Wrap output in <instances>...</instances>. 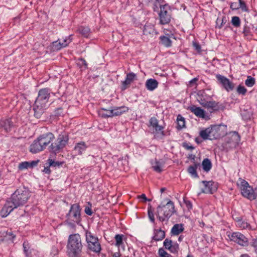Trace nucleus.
<instances>
[{
    "instance_id": "37",
    "label": "nucleus",
    "mask_w": 257,
    "mask_h": 257,
    "mask_svg": "<svg viewBox=\"0 0 257 257\" xmlns=\"http://www.w3.org/2000/svg\"><path fill=\"white\" fill-rule=\"evenodd\" d=\"M61 43L59 40L53 42L52 43V48L53 51H58L64 48L63 46H61Z\"/></svg>"
},
{
    "instance_id": "39",
    "label": "nucleus",
    "mask_w": 257,
    "mask_h": 257,
    "mask_svg": "<svg viewBox=\"0 0 257 257\" xmlns=\"http://www.w3.org/2000/svg\"><path fill=\"white\" fill-rule=\"evenodd\" d=\"M148 214L150 221L153 223H155L154 210H153L152 207L151 205H149L148 208Z\"/></svg>"
},
{
    "instance_id": "34",
    "label": "nucleus",
    "mask_w": 257,
    "mask_h": 257,
    "mask_svg": "<svg viewBox=\"0 0 257 257\" xmlns=\"http://www.w3.org/2000/svg\"><path fill=\"white\" fill-rule=\"evenodd\" d=\"M101 110L105 111L104 112L101 113V115L102 117L107 118L112 117L114 116L113 111L112 110V107L110 109H106L105 108H102Z\"/></svg>"
},
{
    "instance_id": "4",
    "label": "nucleus",
    "mask_w": 257,
    "mask_h": 257,
    "mask_svg": "<svg viewBox=\"0 0 257 257\" xmlns=\"http://www.w3.org/2000/svg\"><path fill=\"white\" fill-rule=\"evenodd\" d=\"M30 196V192L29 190L25 187L18 189L10 198L15 206L17 207L23 205L28 201Z\"/></svg>"
},
{
    "instance_id": "20",
    "label": "nucleus",
    "mask_w": 257,
    "mask_h": 257,
    "mask_svg": "<svg viewBox=\"0 0 257 257\" xmlns=\"http://www.w3.org/2000/svg\"><path fill=\"white\" fill-rule=\"evenodd\" d=\"M199 135L203 140H213V136L211 127L202 130L199 133Z\"/></svg>"
},
{
    "instance_id": "19",
    "label": "nucleus",
    "mask_w": 257,
    "mask_h": 257,
    "mask_svg": "<svg viewBox=\"0 0 257 257\" xmlns=\"http://www.w3.org/2000/svg\"><path fill=\"white\" fill-rule=\"evenodd\" d=\"M12 126L13 122L10 118L0 120V127L6 132L10 131Z\"/></svg>"
},
{
    "instance_id": "26",
    "label": "nucleus",
    "mask_w": 257,
    "mask_h": 257,
    "mask_svg": "<svg viewBox=\"0 0 257 257\" xmlns=\"http://www.w3.org/2000/svg\"><path fill=\"white\" fill-rule=\"evenodd\" d=\"M199 165V163L194 162L193 165H191L188 168L187 171L192 177L194 178L198 177L196 170Z\"/></svg>"
},
{
    "instance_id": "57",
    "label": "nucleus",
    "mask_w": 257,
    "mask_h": 257,
    "mask_svg": "<svg viewBox=\"0 0 257 257\" xmlns=\"http://www.w3.org/2000/svg\"><path fill=\"white\" fill-rule=\"evenodd\" d=\"M193 46L196 51H197L198 52H200L201 47L198 43L193 42Z\"/></svg>"
},
{
    "instance_id": "5",
    "label": "nucleus",
    "mask_w": 257,
    "mask_h": 257,
    "mask_svg": "<svg viewBox=\"0 0 257 257\" xmlns=\"http://www.w3.org/2000/svg\"><path fill=\"white\" fill-rule=\"evenodd\" d=\"M68 140V136L66 133L60 134L55 142L49 147L50 152L55 154L59 153L66 146Z\"/></svg>"
},
{
    "instance_id": "17",
    "label": "nucleus",
    "mask_w": 257,
    "mask_h": 257,
    "mask_svg": "<svg viewBox=\"0 0 257 257\" xmlns=\"http://www.w3.org/2000/svg\"><path fill=\"white\" fill-rule=\"evenodd\" d=\"M199 103L203 107L212 110H216L218 109L217 103L214 101H206L201 98Z\"/></svg>"
},
{
    "instance_id": "50",
    "label": "nucleus",
    "mask_w": 257,
    "mask_h": 257,
    "mask_svg": "<svg viewBox=\"0 0 257 257\" xmlns=\"http://www.w3.org/2000/svg\"><path fill=\"white\" fill-rule=\"evenodd\" d=\"M149 121H150V123L151 125L153 127H154L155 126H157V125L159 124L158 119L155 117H151L150 118Z\"/></svg>"
},
{
    "instance_id": "21",
    "label": "nucleus",
    "mask_w": 257,
    "mask_h": 257,
    "mask_svg": "<svg viewBox=\"0 0 257 257\" xmlns=\"http://www.w3.org/2000/svg\"><path fill=\"white\" fill-rule=\"evenodd\" d=\"M165 237V232L161 229H154V235L152 237V240L155 241H160L163 239Z\"/></svg>"
},
{
    "instance_id": "11",
    "label": "nucleus",
    "mask_w": 257,
    "mask_h": 257,
    "mask_svg": "<svg viewBox=\"0 0 257 257\" xmlns=\"http://www.w3.org/2000/svg\"><path fill=\"white\" fill-rule=\"evenodd\" d=\"M216 78L227 91L229 92L234 89V84L226 77L220 74H216Z\"/></svg>"
},
{
    "instance_id": "12",
    "label": "nucleus",
    "mask_w": 257,
    "mask_h": 257,
    "mask_svg": "<svg viewBox=\"0 0 257 257\" xmlns=\"http://www.w3.org/2000/svg\"><path fill=\"white\" fill-rule=\"evenodd\" d=\"M15 206V204L10 199L7 200L0 212L2 217H7L15 208H17V207Z\"/></svg>"
},
{
    "instance_id": "28",
    "label": "nucleus",
    "mask_w": 257,
    "mask_h": 257,
    "mask_svg": "<svg viewBox=\"0 0 257 257\" xmlns=\"http://www.w3.org/2000/svg\"><path fill=\"white\" fill-rule=\"evenodd\" d=\"M177 123L176 128L178 130H181L185 127V118L180 114L177 116Z\"/></svg>"
},
{
    "instance_id": "47",
    "label": "nucleus",
    "mask_w": 257,
    "mask_h": 257,
    "mask_svg": "<svg viewBox=\"0 0 257 257\" xmlns=\"http://www.w3.org/2000/svg\"><path fill=\"white\" fill-rule=\"evenodd\" d=\"M173 244L172 241L168 238L165 239L163 242L164 246L167 249L170 248Z\"/></svg>"
},
{
    "instance_id": "44",
    "label": "nucleus",
    "mask_w": 257,
    "mask_h": 257,
    "mask_svg": "<svg viewBox=\"0 0 257 257\" xmlns=\"http://www.w3.org/2000/svg\"><path fill=\"white\" fill-rule=\"evenodd\" d=\"M30 168V164L29 162H23L19 164L18 168L20 170H23Z\"/></svg>"
},
{
    "instance_id": "33",
    "label": "nucleus",
    "mask_w": 257,
    "mask_h": 257,
    "mask_svg": "<svg viewBox=\"0 0 257 257\" xmlns=\"http://www.w3.org/2000/svg\"><path fill=\"white\" fill-rule=\"evenodd\" d=\"M156 132V134L155 135V137H159L161 136L162 137H163L165 136V134L163 131L164 127L162 126L157 125V126H155L153 127Z\"/></svg>"
},
{
    "instance_id": "30",
    "label": "nucleus",
    "mask_w": 257,
    "mask_h": 257,
    "mask_svg": "<svg viewBox=\"0 0 257 257\" xmlns=\"http://www.w3.org/2000/svg\"><path fill=\"white\" fill-rule=\"evenodd\" d=\"M125 236L123 234H117L114 236V239L115 240V245L117 247H119L121 246L123 244V239Z\"/></svg>"
},
{
    "instance_id": "42",
    "label": "nucleus",
    "mask_w": 257,
    "mask_h": 257,
    "mask_svg": "<svg viewBox=\"0 0 257 257\" xmlns=\"http://www.w3.org/2000/svg\"><path fill=\"white\" fill-rule=\"evenodd\" d=\"M226 22V20L225 17L222 18L221 19L219 18H217L216 23V27L221 29L223 26V24H225Z\"/></svg>"
},
{
    "instance_id": "18",
    "label": "nucleus",
    "mask_w": 257,
    "mask_h": 257,
    "mask_svg": "<svg viewBox=\"0 0 257 257\" xmlns=\"http://www.w3.org/2000/svg\"><path fill=\"white\" fill-rule=\"evenodd\" d=\"M87 148V146L84 142H81L76 144L74 151L76 155H81L85 151Z\"/></svg>"
},
{
    "instance_id": "23",
    "label": "nucleus",
    "mask_w": 257,
    "mask_h": 257,
    "mask_svg": "<svg viewBox=\"0 0 257 257\" xmlns=\"http://www.w3.org/2000/svg\"><path fill=\"white\" fill-rule=\"evenodd\" d=\"M145 85L148 90L153 91L158 87V82L156 80L151 78L146 81Z\"/></svg>"
},
{
    "instance_id": "3",
    "label": "nucleus",
    "mask_w": 257,
    "mask_h": 257,
    "mask_svg": "<svg viewBox=\"0 0 257 257\" xmlns=\"http://www.w3.org/2000/svg\"><path fill=\"white\" fill-rule=\"evenodd\" d=\"M174 212V204L171 200H169L166 204L160 205L157 208V218L161 222L168 220Z\"/></svg>"
},
{
    "instance_id": "59",
    "label": "nucleus",
    "mask_w": 257,
    "mask_h": 257,
    "mask_svg": "<svg viewBox=\"0 0 257 257\" xmlns=\"http://www.w3.org/2000/svg\"><path fill=\"white\" fill-rule=\"evenodd\" d=\"M50 167V166H49V165H48V166L45 167L44 168V169L43 170V172L48 174H50L51 172Z\"/></svg>"
},
{
    "instance_id": "56",
    "label": "nucleus",
    "mask_w": 257,
    "mask_h": 257,
    "mask_svg": "<svg viewBox=\"0 0 257 257\" xmlns=\"http://www.w3.org/2000/svg\"><path fill=\"white\" fill-rule=\"evenodd\" d=\"M184 203L185 204V205H186V207L188 209H190L192 208V203H191V202L190 201L184 199Z\"/></svg>"
},
{
    "instance_id": "13",
    "label": "nucleus",
    "mask_w": 257,
    "mask_h": 257,
    "mask_svg": "<svg viewBox=\"0 0 257 257\" xmlns=\"http://www.w3.org/2000/svg\"><path fill=\"white\" fill-rule=\"evenodd\" d=\"M137 75L133 72H130L126 74L125 79L122 81L121 89L123 91L128 88L131 84L136 79Z\"/></svg>"
},
{
    "instance_id": "9",
    "label": "nucleus",
    "mask_w": 257,
    "mask_h": 257,
    "mask_svg": "<svg viewBox=\"0 0 257 257\" xmlns=\"http://www.w3.org/2000/svg\"><path fill=\"white\" fill-rule=\"evenodd\" d=\"M159 16L161 24L166 25L170 23L171 15L169 6L168 5L160 6V12Z\"/></svg>"
},
{
    "instance_id": "36",
    "label": "nucleus",
    "mask_w": 257,
    "mask_h": 257,
    "mask_svg": "<svg viewBox=\"0 0 257 257\" xmlns=\"http://www.w3.org/2000/svg\"><path fill=\"white\" fill-rule=\"evenodd\" d=\"M160 38L162 44L165 47H169L171 46L172 41L168 37L163 36H161Z\"/></svg>"
},
{
    "instance_id": "61",
    "label": "nucleus",
    "mask_w": 257,
    "mask_h": 257,
    "mask_svg": "<svg viewBox=\"0 0 257 257\" xmlns=\"http://www.w3.org/2000/svg\"><path fill=\"white\" fill-rule=\"evenodd\" d=\"M79 61L81 62V64L83 65L86 68L87 67V63L85 59L83 58H80Z\"/></svg>"
},
{
    "instance_id": "22",
    "label": "nucleus",
    "mask_w": 257,
    "mask_h": 257,
    "mask_svg": "<svg viewBox=\"0 0 257 257\" xmlns=\"http://www.w3.org/2000/svg\"><path fill=\"white\" fill-rule=\"evenodd\" d=\"M190 110L193 112L196 116L204 118L205 117V111L200 107H196L193 105L190 107Z\"/></svg>"
},
{
    "instance_id": "7",
    "label": "nucleus",
    "mask_w": 257,
    "mask_h": 257,
    "mask_svg": "<svg viewBox=\"0 0 257 257\" xmlns=\"http://www.w3.org/2000/svg\"><path fill=\"white\" fill-rule=\"evenodd\" d=\"M85 237L88 249L94 252L99 253L101 247L98 237L88 230L85 232Z\"/></svg>"
},
{
    "instance_id": "32",
    "label": "nucleus",
    "mask_w": 257,
    "mask_h": 257,
    "mask_svg": "<svg viewBox=\"0 0 257 257\" xmlns=\"http://www.w3.org/2000/svg\"><path fill=\"white\" fill-rule=\"evenodd\" d=\"M152 165L154 170L156 172L158 173L162 172L163 164L160 162L155 160L154 161L152 162Z\"/></svg>"
},
{
    "instance_id": "31",
    "label": "nucleus",
    "mask_w": 257,
    "mask_h": 257,
    "mask_svg": "<svg viewBox=\"0 0 257 257\" xmlns=\"http://www.w3.org/2000/svg\"><path fill=\"white\" fill-rule=\"evenodd\" d=\"M202 183L204 185V188L202 189V192L205 193H212V183L211 182L203 181Z\"/></svg>"
},
{
    "instance_id": "38",
    "label": "nucleus",
    "mask_w": 257,
    "mask_h": 257,
    "mask_svg": "<svg viewBox=\"0 0 257 257\" xmlns=\"http://www.w3.org/2000/svg\"><path fill=\"white\" fill-rule=\"evenodd\" d=\"M72 41V35H70L68 37H66L61 42V46L63 47H67Z\"/></svg>"
},
{
    "instance_id": "14",
    "label": "nucleus",
    "mask_w": 257,
    "mask_h": 257,
    "mask_svg": "<svg viewBox=\"0 0 257 257\" xmlns=\"http://www.w3.org/2000/svg\"><path fill=\"white\" fill-rule=\"evenodd\" d=\"M38 138L46 148L55 139V136L53 134L48 133L40 136Z\"/></svg>"
},
{
    "instance_id": "6",
    "label": "nucleus",
    "mask_w": 257,
    "mask_h": 257,
    "mask_svg": "<svg viewBox=\"0 0 257 257\" xmlns=\"http://www.w3.org/2000/svg\"><path fill=\"white\" fill-rule=\"evenodd\" d=\"M239 188L241 194L244 197L249 200H257V187L253 189L247 182L244 180H241Z\"/></svg>"
},
{
    "instance_id": "62",
    "label": "nucleus",
    "mask_w": 257,
    "mask_h": 257,
    "mask_svg": "<svg viewBox=\"0 0 257 257\" xmlns=\"http://www.w3.org/2000/svg\"><path fill=\"white\" fill-rule=\"evenodd\" d=\"M139 198H142L143 199H144V201L145 202H146L147 200H148V199L146 197V195L145 194H142V195H141L140 196H139Z\"/></svg>"
},
{
    "instance_id": "25",
    "label": "nucleus",
    "mask_w": 257,
    "mask_h": 257,
    "mask_svg": "<svg viewBox=\"0 0 257 257\" xmlns=\"http://www.w3.org/2000/svg\"><path fill=\"white\" fill-rule=\"evenodd\" d=\"M112 110L114 116H118L122 114L123 113L127 112L128 110V108L125 106H122L120 107H112Z\"/></svg>"
},
{
    "instance_id": "10",
    "label": "nucleus",
    "mask_w": 257,
    "mask_h": 257,
    "mask_svg": "<svg viewBox=\"0 0 257 257\" xmlns=\"http://www.w3.org/2000/svg\"><path fill=\"white\" fill-rule=\"evenodd\" d=\"M230 240L233 241L240 245L247 246L248 245L247 238L242 233L239 232H234L228 235Z\"/></svg>"
},
{
    "instance_id": "54",
    "label": "nucleus",
    "mask_w": 257,
    "mask_h": 257,
    "mask_svg": "<svg viewBox=\"0 0 257 257\" xmlns=\"http://www.w3.org/2000/svg\"><path fill=\"white\" fill-rule=\"evenodd\" d=\"M88 205L89 206H86L84 211L86 214L91 216L93 213L91 208V205L89 203H88Z\"/></svg>"
},
{
    "instance_id": "52",
    "label": "nucleus",
    "mask_w": 257,
    "mask_h": 257,
    "mask_svg": "<svg viewBox=\"0 0 257 257\" xmlns=\"http://www.w3.org/2000/svg\"><path fill=\"white\" fill-rule=\"evenodd\" d=\"M182 146L186 150H193V149H194V147L193 146L190 145L189 143H187V142H184L182 144Z\"/></svg>"
},
{
    "instance_id": "55",
    "label": "nucleus",
    "mask_w": 257,
    "mask_h": 257,
    "mask_svg": "<svg viewBox=\"0 0 257 257\" xmlns=\"http://www.w3.org/2000/svg\"><path fill=\"white\" fill-rule=\"evenodd\" d=\"M232 137L233 138L236 142L240 141V136L237 132H234Z\"/></svg>"
},
{
    "instance_id": "53",
    "label": "nucleus",
    "mask_w": 257,
    "mask_h": 257,
    "mask_svg": "<svg viewBox=\"0 0 257 257\" xmlns=\"http://www.w3.org/2000/svg\"><path fill=\"white\" fill-rule=\"evenodd\" d=\"M238 223L240 227L244 229L249 228L250 226L249 224L245 221H239Z\"/></svg>"
},
{
    "instance_id": "51",
    "label": "nucleus",
    "mask_w": 257,
    "mask_h": 257,
    "mask_svg": "<svg viewBox=\"0 0 257 257\" xmlns=\"http://www.w3.org/2000/svg\"><path fill=\"white\" fill-rule=\"evenodd\" d=\"M239 8H240L242 11L244 12H247L248 11L245 2L242 1L239 2Z\"/></svg>"
},
{
    "instance_id": "29",
    "label": "nucleus",
    "mask_w": 257,
    "mask_h": 257,
    "mask_svg": "<svg viewBox=\"0 0 257 257\" xmlns=\"http://www.w3.org/2000/svg\"><path fill=\"white\" fill-rule=\"evenodd\" d=\"M202 168L204 171L208 172L212 168V163L208 158L204 159L202 163Z\"/></svg>"
},
{
    "instance_id": "64",
    "label": "nucleus",
    "mask_w": 257,
    "mask_h": 257,
    "mask_svg": "<svg viewBox=\"0 0 257 257\" xmlns=\"http://www.w3.org/2000/svg\"><path fill=\"white\" fill-rule=\"evenodd\" d=\"M62 113V109L61 108H58L56 110V114L58 115H60Z\"/></svg>"
},
{
    "instance_id": "45",
    "label": "nucleus",
    "mask_w": 257,
    "mask_h": 257,
    "mask_svg": "<svg viewBox=\"0 0 257 257\" xmlns=\"http://www.w3.org/2000/svg\"><path fill=\"white\" fill-rule=\"evenodd\" d=\"M236 91L238 94L244 95L246 93L247 89L245 87L239 85L236 89Z\"/></svg>"
},
{
    "instance_id": "16",
    "label": "nucleus",
    "mask_w": 257,
    "mask_h": 257,
    "mask_svg": "<svg viewBox=\"0 0 257 257\" xmlns=\"http://www.w3.org/2000/svg\"><path fill=\"white\" fill-rule=\"evenodd\" d=\"M223 126L221 125H215L211 127L213 139H217L226 134L225 132H222L221 131V127Z\"/></svg>"
},
{
    "instance_id": "43",
    "label": "nucleus",
    "mask_w": 257,
    "mask_h": 257,
    "mask_svg": "<svg viewBox=\"0 0 257 257\" xmlns=\"http://www.w3.org/2000/svg\"><path fill=\"white\" fill-rule=\"evenodd\" d=\"M24 251L27 257H30L31 252L29 251V246L27 241H24L23 243Z\"/></svg>"
},
{
    "instance_id": "24",
    "label": "nucleus",
    "mask_w": 257,
    "mask_h": 257,
    "mask_svg": "<svg viewBox=\"0 0 257 257\" xmlns=\"http://www.w3.org/2000/svg\"><path fill=\"white\" fill-rule=\"evenodd\" d=\"M143 33L145 35H151L156 34L154 26L151 24H146L144 28Z\"/></svg>"
},
{
    "instance_id": "46",
    "label": "nucleus",
    "mask_w": 257,
    "mask_h": 257,
    "mask_svg": "<svg viewBox=\"0 0 257 257\" xmlns=\"http://www.w3.org/2000/svg\"><path fill=\"white\" fill-rule=\"evenodd\" d=\"M158 253L161 257H172L171 254L166 251L163 248L159 249Z\"/></svg>"
},
{
    "instance_id": "8",
    "label": "nucleus",
    "mask_w": 257,
    "mask_h": 257,
    "mask_svg": "<svg viewBox=\"0 0 257 257\" xmlns=\"http://www.w3.org/2000/svg\"><path fill=\"white\" fill-rule=\"evenodd\" d=\"M81 208L78 204L71 205L68 213L66 215L67 221L69 224H78L81 221Z\"/></svg>"
},
{
    "instance_id": "2",
    "label": "nucleus",
    "mask_w": 257,
    "mask_h": 257,
    "mask_svg": "<svg viewBox=\"0 0 257 257\" xmlns=\"http://www.w3.org/2000/svg\"><path fill=\"white\" fill-rule=\"evenodd\" d=\"M83 245L80 235L78 233L69 236L67 245V254L69 257H80Z\"/></svg>"
},
{
    "instance_id": "58",
    "label": "nucleus",
    "mask_w": 257,
    "mask_h": 257,
    "mask_svg": "<svg viewBox=\"0 0 257 257\" xmlns=\"http://www.w3.org/2000/svg\"><path fill=\"white\" fill-rule=\"evenodd\" d=\"M230 7L232 10H237L239 9V5L236 3H231Z\"/></svg>"
},
{
    "instance_id": "48",
    "label": "nucleus",
    "mask_w": 257,
    "mask_h": 257,
    "mask_svg": "<svg viewBox=\"0 0 257 257\" xmlns=\"http://www.w3.org/2000/svg\"><path fill=\"white\" fill-rule=\"evenodd\" d=\"M178 249L179 245L177 243H174L171 247L168 249V250H169L171 252L175 253L178 252Z\"/></svg>"
},
{
    "instance_id": "27",
    "label": "nucleus",
    "mask_w": 257,
    "mask_h": 257,
    "mask_svg": "<svg viewBox=\"0 0 257 257\" xmlns=\"http://www.w3.org/2000/svg\"><path fill=\"white\" fill-rule=\"evenodd\" d=\"M184 230L182 224H176L171 229V232L173 235H177L182 232Z\"/></svg>"
},
{
    "instance_id": "40",
    "label": "nucleus",
    "mask_w": 257,
    "mask_h": 257,
    "mask_svg": "<svg viewBox=\"0 0 257 257\" xmlns=\"http://www.w3.org/2000/svg\"><path fill=\"white\" fill-rule=\"evenodd\" d=\"M231 23L235 27H239L240 25V20L239 18L237 16L232 17Z\"/></svg>"
},
{
    "instance_id": "15",
    "label": "nucleus",
    "mask_w": 257,
    "mask_h": 257,
    "mask_svg": "<svg viewBox=\"0 0 257 257\" xmlns=\"http://www.w3.org/2000/svg\"><path fill=\"white\" fill-rule=\"evenodd\" d=\"M45 149V147L41 144V141L37 138L31 145L30 151L33 154H36L43 151Z\"/></svg>"
},
{
    "instance_id": "35",
    "label": "nucleus",
    "mask_w": 257,
    "mask_h": 257,
    "mask_svg": "<svg viewBox=\"0 0 257 257\" xmlns=\"http://www.w3.org/2000/svg\"><path fill=\"white\" fill-rule=\"evenodd\" d=\"M78 31L82 35L86 38L88 37L90 33V30L88 27L81 26Z\"/></svg>"
},
{
    "instance_id": "60",
    "label": "nucleus",
    "mask_w": 257,
    "mask_h": 257,
    "mask_svg": "<svg viewBox=\"0 0 257 257\" xmlns=\"http://www.w3.org/2000/svg\"><path fill=\"white\" fill-rule=\"evenodd\" d=\"M252 245L255 248V250H257V238L253 239Z\"/></svg>"
},
{
    "instance_id": "1",
    "label": "nucleus",
    "mask_w": 257,
    "mask_h": 257,
    "mask_svg": "<svg viewBox=\"0 0 257 257\" xmlns=\"http://www.w3.org/2000/svg\"><path fill=\"white\" fill-rule=\"evenodd\" d=\"M51 90L48 88L40 89L38 96L33 105L34 116L40 118L48 107V100L50 97Z\"/></svg>"
},
{
    "instance_id": "49",
    "label": "nucleus",
    "mask_w": 257,
    "mask_h": 257,
    "mask_svg": "<svg viewBox=\"0 0 257 257\" xmlns=\"http://www.w3.org/2000/svg\"><path fill=\"white\" fill-rule=\"evenodd\" d=\"M47 161L48 163V165H49V166L50 167L59 166L60 165L62 164L61 163H59V162L54 161L52 159H48Z\"/></svg>"
},
{
    "instance_id": "41",
    "label": "nucleus",
    "mask_w": 257,
    "mask_h": 257,
    "mask_svg": "<svg viewBox=\"0 0 257 257\" xmlns=\"http://www.w3.org/2000/svg\"><path fill=\"white\" fill-rule=\"evenodd\" d=\"M245 84L248 87H252L255 84V79L249 76L245 81Z\"/></svg>"
},
{
    "instance_id": "63",
    "label": "nucleus",
    "mask_w": 257,
    "mask_h": 257,
    "mask_svg": "<svg viewBox=\"0 0 257 257\" xmlns=\"http://www.w3.org/2000/svg\"><path fill=\"white\" fill-rule=\"evenodd\" d=\"M30 168H33L34 166H36L37 164V162L32 161L31 163L29 162Z\"/></svg>"
}]
</instances>
